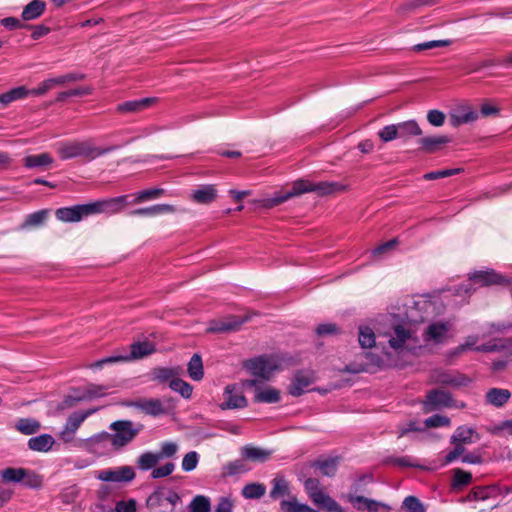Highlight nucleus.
I'll return each mask as SVG.
<instances>
[{"label": "nucleus", "mask_w": 512, "mask_h": 512, "mask_svg": "<svg viewBox=\"0 0 512 512\" xmlns=\"http://www.w3.org/2000/svg\"><path fill=\"white\" fill-rule=\"evenodd\" d=\"M159 460V456L153 453H144L138 458V466L143 470L152 468Z\"/></svg>", "instance_id": "nucleus-55"}, {"label": "nucleus", "mask_w": 512, "mask_h": 512, "mask_svg": "<svg viewBox=\"0 0 512 512\" xmlns=\"http://www.w3.org/2000/svg\"><path fill=\"white\" fill-rule=\"evenodd\" d=\"M155 351L154 345L149 341L135 342L131 345V352L129 354H122L116 356L106 357L89 365L92 370L102 369L106 364L116 362H126L136 359H141L152 354Z\"/></svg>", "instance_id": "nucleus-6"}, {"label": "nucleus", "mask_w": 512, "mask_h": 512, "mask_svg": "<svg viewBox=\"0 0 512 512\" xmlns=\"http://www.w3.org/2000/svg\"><path fill=\"white\" fill-rule=\"evenodd\" d=\"M97 478L98 480H133L135 471L131 466L108 468L100 471Z\"/></svg>", "instance_id": "nucleus-25"}, {"label": "nucleus", "mask_w": 512, "mask_h": 512, "mask_svg": "<svg viewBox=\"0 0 512 512\" xmlns=\"http://www.w3.org/2000/svg\"><path fill=\"white\" fill-rule=\"evenodd\" d=\"M408 512H426L422 502L415 496H407L402 504Z\"/></svg>", "instance_id": "nucleus-53"}, {"label": "nucleus", "mask_w": 512, "mask_h": 512, "mask_svg": "<svg viewBox=\"0 0 512 512\" xmlns=\"http://www.w3.org/2000/svg\"><path fill=\"white\" fill-rule=\"evenodd\" d=\"M78 446L99 456L114 450L111 446L110 433L108 432H101L88 439L80 440Z\"/></svg>", "instance_id": "nucleus-14"}, {"label": "nucleus", "mask_w": 512, "mask_h": 512, "mask_svg": "<svg viewBox=\"0 0 512 512\" xmlns=\"http://www.w3.org/2000/svg\"><path fill=\"white\" fill-rule=\"evenodd\" d=\"M234 503L228 497H221L213 512H233Z\"/></svg>", "instance_id": "nucleus-63"}, {"label": "nucleus", "mask_w": 512, "mask_h": 512, "mask_svg": "<svg viewBox=\"0 0 512 512\" xmlns=\"http://www.w3.org/2000/svg\"><path fill=\"white\" fill-rule=\"evenodd\" d=\"M174 467V464L171 462L166 463L163 466L157 467L153 470L152 477L155 479L166 477L173 472Z\"/></svg>", "instance_id": "nucleus-64"}, {"label": "nucleus", "mask_w": 512, "mask_h": 512, "mask_svg": "<svg viewBox=\"0 0 512 512\" xmlns=\"http://www.w3.org/2000/svg\"><path fill=\"white\" fill-rule=\"evenodd\" d=\"M154 98H143L139 100H131L124 102L118 106V110L120 112L129 113V112H139L147 107H149L152 103H154Z\"/></svg>", "instance_id": "nucleus-37"}, {"label": "nucleus", "mask_w": 512, "mask_h": 512, "mask_svg": "<svg viewBox=\"0 0 512 512\" xmlns=\"http://www.w3.org/2000/svg\"><path fill=\"white\" fill-rule=\"evenodd\" d=\"M240 453L243 459L252 462H264L271 457L270 450L252 445L242 447Z\"/></svg>", "instance_id": "nucleus-27"}, {"label": "nucleus", "mask_w": 512, "mask_h": 512, "mask_svg": "<svg viewBox=\"0 0 512 512\" xmlns=\"http://www.w3.org/2000/svg\"><path fill=\"white\" fill-rule=\"evenodd\" d=\"M450 419L442 415H433L425 420L427 427L450 426Z\"/></svg>", "instance_id": "nucleus-59"}, {"label": "nucleus", "mask_w": 512, "mask_h": 512, "mask_svg": "<svg viewBox=\"0 0 512 512\" xmlns=\"http://www.w3.org/2000/svg\"><path fill=\"white\" fill-rule=\"evenodd\" d=\"M109 429L112 431L110 440L114 450L127 446L140 432V428L128 420L115 421L110 424Z\"/></svg>", "instance_id": "nucleus-8"}, {"label": "nucleus", "mask_w": 512, "mask_h": 512, "mask_svg": "<svg viewBox=\"0 0 512 512\" xmlns=\"http://www.w3.org/2000/svg\"><path fill=\"white\" fill-rule=\"evenodd\" d=\"M378 136L383 142H390L396 138H399L396 124L385 126L378 132Z\"/></svg>", "instance_id": "nucleus-54"}, {"label": "nucleus", "mask_w": 512, "mask_h": 512, "mask_svg": "<svg viewBox=\"0 0 512 512\" xmlns=\"http://www.w3.org/2000/svg\"><path fill=\"white\" fill-rule=\"evenodd\" d=\"M495 490L494 486L476 487L469 494L470 500H485L490 497L491 493Z\"/></svg>", "instance_id": "nucleus-56"}, {"label": "nucleus", "mask_w": 512, "mask_h": 512, "mask_svg": "<svg viewBox=\"0 0 512 512\" xmlns=\"http://www.w3.org/2000/svg\"><path fill=\"white\" fill-rule=\"evenodd\" d=\"M358 342L363 349V366L360 370L372 371L374 368H384L404 364V358L396 356L393 349L383 351L376 344L375 329L372 323H365L359 326Z\"/></svg>", "instance_id": "nucleus-2"}, {"label": "nucleus", "mask_w": 512, "mask_h": 512, "mask_svg": "<svg viewBox=\"0 0 512 512\" xmlns=\"http://www.w3.org/2000/svg\"><path fill=\"white\" fill-rule=\"evenodd\" d=\"M94 207L90 204L76 205L72 207H64L56 210L55 215L62 222H79L82 218L91 214Z\"/></svg>", "instance_id": "nucleus-19"}, {"label": "nucleus", "mask_w": 512, "mask_h": 512, "mask_svg": "<svg viewBox=\"0 0 512 512\" xmlns=\"http://www.w3.org/2000/svg\"><path fill=\"white\" fill-rule=\"evenodd\" d=\"M30 95V90L24 86H20L10 91L0 94V103L4 106L10 104L13 101L26 98Z\"/></svg>", "instance_id": "nucleus-41"}, {"label": "nucleus", "mask_w": 512, "mask_h": 512, "mask_svg": "<svg viewBox=\"0 0 512 512\" xmlns=\"http://www.w3.org/2000/svg\"><path fill=\"white\" fill-rule=\"evenodd\" d=\"M399 138L406 139L413 136H419L422 134V130L418 123L414 120H409L396 124Z\"/></svg>", "instance_id": "nucleus-38"}, {"label": "nucleus", "mask_w": 512, "mask_h": 512, "mask_svg": "<svg viewBox=\"0 0 512 512\" xmlns=\"http://www.w3.org/2000/svg\"><path fill=\"white\" fill-rule=\"evenodd\" d=\"M479 439V434L474 428L467 425L459 426L451 436L454 448L447 454L446 462L450 463L457 459L463 454L464 445L476 443Z\"/></svg>", "instance_id": "nucleus-9"}, {"label": "nucleus", "mask_w": 512, "mask_h": 512, "mask_svg": "<svg viewBox=\"0 0 512 512\" xmlns=\"http://www.w3.org/2000/svg\"><path fill=\"white\" fill-rule=\"evenodd\" d=\"M478 118L479 113L467 102L455 105L449 113L450 123L454 127L473 123L478 120Z\"/></svg>", "instance_id": "nucleus-17"}, {"label": "nucleus", "mask_w": 512, "mask_h": 512, "mask_svg": "<svg viewBox=\"0 0 512 512\" xmlns=\"http://www.w3.org/2000/svg\"><path fill=\"white\" fill-rule=\"evenodd\" d=\"M431 379L436 384H443L453 387L466 386L470 382V379L463 374L445 370L433 371Z\"/></svg>", "instance_id": "nucleus-20"}, {"label": "nucleus", "mask_w": 512, "mask_h": 512, "mask_svg": "<svg viewBox=\"0 0 512 512\" xmlns=\"http://www.w3.org/2000/svg\"><path fill=\"white\" fill-rule=\"evenodd\" d=\"M110 149H101L91 141L62 142L57 145V151L63 160L75 157H83L87 160H93Z\"/></svg>", "instance_id": "nucleus-4"}, {"label": "nucleus", "mask_w": 512, "mask_h": 512, "mask_svg": "<svg viewBox=\"0 0 512 512\" xmlns=\"http://www.w3.org/2000/svg\"><path fill=\"white\" fill-rule=\"evenodd\" d=\"M107 512H136V501L134 499L116 501L115 508Z\"/></svg>", "instance_id": "nucleus-57"}, {"label": "nucleus", "mask_w": 512, "mask_h": 512, "mask_svg": "<svg viewBox=\"0 0 512 512\" xmlns=\"http://www.w3.org/2000/svg\"><path fill=\"white\" fill-rule=\"evenodd\" d=\"M283 359L278 355H263L245 363L248 372L263 380H268L282 369Z\"/></svg>", "instance_id": "nucleus-5"}, {"label": "nucleus", "mask_w": 512, "mask_h": 512, "mask_svg": "<svg viewBox=\"0 0 512 512\" xmlns=\"http://www.w3.org/2000/svg\"><path fill=\"white\" fill-rule=\"evenodd\" d=\"M104 395V387L90 384L83 388L82 390L76 391L74 394L69 395L67 401L72 402L70 404L72 405L73 403H77L84 400H90Z\"/></svg>", "instance_id": "nucleus-26"}, {"label": "nucleus", "mask_w": 512, "mask_h": 512, "mask_svg": "<svg viewBox=\"0 0 512 512\" xmlns=\"http://www.w3.org/2000/svg\"><path fill=\"white\" fill-rule=\"evenodd\" d=\"M128 196H119L116 198H112L107 201L90 203V206L94 207L91 214L98 213H109L115 214L120 212L127 205Z\"/></svg>", "instance_id": "nucleus-23"}, {"label": "nucleus", "mask_w": 512, "mask_h": 512, "mask_svg": "<svg viewBox=\"0 0 512 512\" xmlns=\"http://www.w3.org/2000/svg\"><path fill=\"white\" fill-rule=\"evenodd\" d=\"M242 387L254 389V400L256 402L276 403L280 400L279 390H277L271 386L259 384L257 380H254V379L244 380V381H242Z\"/></svg>", "instance_id": "nucleus-15"}, {"label": "nucleus", "mask_w": 512, "mask_h": 512, "mask_svg": "<svg viewBox=\"0 0 512 512\" xmlns=\"http://www.w3.org/2000/svg\"><path fill=\"white\" fill-rule=\"evenodd\" d=\"M450 142V138L445 135L441 136H428L419 140L421 149L427 153H435L441 150L446 144Z\"/></svg>", "instance_id": "nucleus-28"}, {"label": "nucleus", "mask_w": 512, "mask_h": 512, "mask_svg": "<svg viewBox=\"0 0 512 512\" xmlns=\"http://www.w3.org/2000/svg\"><path fill=\"white\" fill-rule=\"evenodd\" d=\"M336 458L319 459L313 464L314 470L319 476L332 477L337 469Z\"/></svg>", "instance_id": "nucleus-35"}, {"label": "nucleus", "mask_w": 512, "mask_h": 512, "mask_svg": "<svg viewBox=\"0 0 512 512\" xmlns=\"http://www.w3.org/2000/svg\"><path fill=\"white\" fill-rule=\"evenodd\" d=\"M346 186L337 182H319L312 184L307 180H298L293 183L292 189L285 192L276 193L273 197L265 198L259 202L260 206L272 208L292 197L299 196L306 192L315 191L320 195H327L338 191H344Z\"/></svg>", "instance_id": "nucleus-3"}, {"label": "nucleus", "mask_w": 512, "mask_h": 512, "mask_svg": "<svg viewBox=\"0 0 512 512\" xmlns=\"http://www.w3.org/2000/svg\"><path fill=\"white\" fill-rule=\"evenodd\" d=\"M170 388L176 392H178L184 398H190L192 395L193 388L192 386L181 380V379H172L169 384Z\"/></svg>", "instance_id": "nucleus-50"}, {"label": "nucleus", "mask_w": 512, "mask_h": 512, "mask_svg": "<svg viewBox=\"0 0 512 512\" xmlns=\"http://www.w3.org/2000/svg\"><path fill=\"white\" fill-rule=\"evenodd\" d=\"M188 374L194 381H199L203 378V365L201 357L194 354L188 363Z\"/></svg>", "instance_id": "nucleus-46"}, {"label": "nucleus", "mask_w": 512, "mask_h": 512, "mask_svg": "<svg viewBox=\"0 0 512 512\" xmlns=\"http://www.w3.org/2000/svg\"><path fill=\"white\" fill-rule=\"evenodd\" d=\"M485 339L484 333H477L468 335L464 338L463 342H461L457 347H455L451 351V355L458 356L468 351H476V352H496L503 345H499L497 341H488L486 343H480Z\"/></svg>", "instance_id": "nucleus-10"}, {"label": "nucleus", "mask_w": 512, "mask_h": 512, "mask_svg": "<svg viewBox=\"0 0 512 512\" xmlns=\"http://www.w3.org/2000/svg\"><path fill=\"white\" fill-rule=\"evenodd\" d=\"M243 389L237 384L227 385L223 391V402L220 404V408L222 410L245 408L248 402L243 395Z\"/></svg>", "instance_id": "nucleus-16"}, {"label": "nucleus", "mask_w": 512, "mask_h": 512, "mask_svg": "<svg viewBox=\"0 0 512 512\" xmlns=\"http://www.w3.org/2000/svg\"><path fill=\"white\" fill-rule=\"evenodd\" d=\"M286 495L289 498L280 501L279 512H319L307 504L300 503L296 496L290 495L287 482H275L273 489L270 491V497L278 499Z\"/></svg>", "instance_id": "nucleus-7"}, {"label": "nucleus", "mask_w": 512, "mask_h": 512, "mask_svg": "<svg viewBox=\"0 0 512 512\" xmlns=\"http://www.w3.org/2000/svg\"><path fill=\"white\" fill-rule=\"evenodd\" d=\"M500 108L490 102H484L480 106V114L483 117H491L498 115Z\"/></svg>", "instance_id": "nucleus-62"}, {"label": "nucleus", "mask_w": 512, "mask_h": 512, "mask_svg": "<svg viewBox=\"0 0 512 512\" xmlns=\"http://www.w3.org/2000/svg\"><path fill=\"white\" fill-rule=\"evenodd\" d=\"M266 487L259 483H249L244 486L242 494L247 499H258L265 494Z\"/></svg>", "instance_id": "nucleus-48"}, {"label": "nucleus", "mask_w": 512, "mask_h": 512, "mask_svg": "<svg viewBox=\"0 0 512 512\" xmlns=\"http://www.w3.org/2000/svg\"><path fill=\"white\" fill-rule=\"evenodd\" d=\"M95 411V409H88L70 414L63 429L59 433V439L64 443H71L75 439L76 432L82 423Z\"/></svg>", "instance_id": "nucleus-13"}, {"label": "nucleus", "mask_w": 512, "mask_h": 512, "mask_svg": "<svg viewBox=\"0 0 512 512\" xmlns=\"http://www.w3.org/2000/svg\"><path fill=\"white\" fill-rule=\"evenodd\" d=\"M399 323L386 333L388 344L396 356L411 358L434 352L446 345L456 334L455 319L447 314L442 300L420 296L406 303Z\"/></svg>", "instance_id": "nucleus-1"}, {"label": "nucleus", "mask_w": 512, "mask_h": 512, "mask_svg": "<svg viewBox=\"0 0 512 512\" xmlns=\"http://www.w3.org/2000/svg\"><path fill=\"white\" fill-rule=\"evenodd\" d=\"M175 212V208L169 204H157L151 207L136 209L131 212L132 215L155 217L162 214Z\"/></svg>", "instance_id": "nucleus-33"}, {"label": "nucleus", "mask_w": 512, "mask_h": 512, "mask_svg": "<svg viewBox=\"0 0 512 512\" xmlns=\"http://www.w3.org/2000/svg\"><path fill=\"white\" fill-rule=\"evenodd\" d=\"M506 282V279L493 270H478L469 274L466 283L462 284L457 290L458 295H466L472 292L473 285L485 286L491 284H500Z\"/></svg>", "instance_id": "nucleus-11"}, {"label": "nucleus", "mask_w": 512, "mask_h": 512, "mask_svg": "<svg viewBox=\"0 0 512 512\" xmlns=\"http://www.w3.org/2000/svg\"><path fill=\"white\" fill-rule=\"evenodd\" d=\"M179 500L180 497L176 492L165 487H159L147 498V506L151 508L163 506L165 504L174 506Z\"/></svg>", "instance_id": "nucleus-21"}, {"label": "nucleus", "mask_w": 512, "mask_h": 512, "mask_svg": "<svg viewBox=\"0 0 512 512\" xmlns=\"http://www.w3.org/2000/svg\"><path fill=\"white\" fill-rule=\"evenodd\" d=\"M304 483L309 499L319 509L326 512H345L343 507L318 486L319 482Z\"/></svg>", "instance_id": "nucleus-12"}, {"label": "nucleus", "mask_w": 512, "mask_h": 512, "mask_svg": "<svg viewBox=\"0 0 512 512\" xmlns=\"http://www.w3.org/2000/svg\"><path fill=\"white\" fill-rule=\"evenodd\" d=\"M248 469L249 468L245 464V459L243 458L234 460L224 467V471L227 476L239 475Z\"/></svg>", "instance_id": "nucleus-51"}, {"label": "nucleus", "mask_w": 512, "mask_h": 512, "mask_svg": "<svg viewBox=\"0 0 512 512\" xmlns=\"http://www.w3.org/2000/svg\"><path fill=\"white\" fill-rule=\"evenodd\" d=\"M499 345H503L497 352H503L505 355L504 359L495 360L492 362V369L494 371H501L506 368L508 363L512 362V344L503 341H497Z\"/></svg>", "instance_id": "nucleus-42"}, {"label": "nucleus", "mask_w": 512, "mask_h": 512, "mask_svg": "<svg viewBox=\"0 0 512 512\" xmlns=\"http://www.w3.org/2000/svg\"><path fill=\"white\" fill-rule=\"evenodd\" d=\"M132 405L152 416H158L165 412L162 402L158 399H144Z\"/></svg>", "instance_id": "nucleus-34"}, {"label": "nucleus", "mask_w": 512, "mask_h": 512, "mask_svg": "<svg viewBox=\"0 0 512 512\" xmlns=\"http://www.w3.org/2000/svg\"><path fill=\"white\" fill-rule=\"evenodd\" d=\"M15 427L24 435H32L40 430L41 424L36 419L21 418L16 422Z\"/></svg>", "instance_id": "nucleus-43"}, {"label": "nucleus", "mask_w": 512, "mask_h": 512, "mask_svg": "<svg viewBox=\"0 0 512 512\" xmlns=\"http://www.w3.org/2000/svg\"><path fill=\"white\" fill-rule=\"evenodd\" d=\"M427 120L431 125L440 127L445 122V114L439 110H430L427 114Z\"/></svg>", "instance_id": "nucleus-60"}, {"label": "nucleus", "mask_w": 512, "mask_h": 512, "mask_svg": "<svg viewBox=\"0 0 512 512\" xmlns=\"http://www.w3.org/2000/svg\"><path fill=\"white\" fill-rule=\"evenodd\" d=\"M452 399L450 395L442 390H433L427 395V399L424 402V410L431 412L442 407H451Z\"/></svg>", "instance_id": "nucleus-24"}, {"label": "nucleus", "mask_w": 512, "mask_h": 512, "mask_svg": "<svg viewBox=\"0 0 512 512\" xmlns=\"http://www.w3.org/2000/svg\"><path fill=\"white\" fill-rule=\"evenodd\" d=\"M49 214L48 210H40L29 214L23 224L24 227H35L43 224Z\"/></svg>", "instance_id": "nucleus-52"}, {"label": "nucleus", "mask_w": 512, "mask_h": 512, "mask_svg": "<svg viewBox=\"0 0 512 512\" xmlns=\"http://www.w3.org/2000/svg\"><path fill=\"white\" fill-rule=\"evenodd\" d=\"M510 397V391L504 388H491L486 393L487 403L495 407H502Z\"/></svg>", "instance_id": "nucleus-32"}, {"label": "nucleus", "mask_w": 512, "mask_h": 512, "mask_svg": "<svg viewBox=\"0 0 512 512\" xmlns=\"http://www.w3.org/2000/svg\"><path fill=\"white\" fill-rule=\"evenodd\" d=\"M55 444V439L50 434H41L28 440V447L37 452H48Z\"/></svg>", "instance_id": "nucleus-31"}, {"label": "nucleus", "mask_w": 512, "mask_h": 512, "mask_svg": "<svg viewBox=\"0 0 512 512\" xmlns=\"http://www.w3.org/2000/svg\"><path fill=\"white\" fill-rule=\"evenodd\" d=\"M339 332L338 327L333 323L319 324L316 328V333L319 336L334 335Z\"/></svg>", "instance_id": "nucleus-61"}, {"label": "nucleus", "mask_w": 512, "mask_h": 512, "mask_svg": "<svg viewBox=\"0 0 512 512\" xmlns=\"http://www.w3.org/2000/svg\"><path fill=\"white\" fill-rule=\"evenodd\" d=\"M23 161L27 168H40L52 164L53 158L48 153H41L37 155H28Z\"/></svg>", "instance_id": "nucleus-40"}, {"label": "nucleus", "mask_w": 512, "mask_h": 512, "mask_svg": "<svg viewBox=\"0 0 512 512\" xmlns=\"http://www.w3.org/2000/svg\"><path fill=\"white\" fill-rule=\"evenodd\" d=\"M189 512H211L210 498L204 495H196L188 505Z\"/></svg>", "instance_id": "nucleus-45"}, {"label": "nucleus", "mask_w": 512, "mask_h": 512, "mask_svg": "<svg viewBox=\"0 0 512 512\" xmlns=\"http://www.w3.org/2000/svg\"><path fill=\"white\" fill-rule=\"evenodd\" d=\"M118 482H105L98 490V498L103 502L115 501L121 486Z\"/></svg>", "instance_id": "nucleus-39"}, {"label": "nucleus", "mask_w": 512, "mask_h": 512, "mask_svg": "<svg viewBox=\"0 0 512 512\" xmlns=\"http://www.w3.org/2000/svg\"><path fill=\"white\" fill-rule=\"evenodd\" d=\"M217 190L213 185H205L191 193V199L199 204H209L216 199Z\"/></svg>", "instance_id": "nucleus-30"}, {"label": "nucleus", "mask_w": 512, "mask_h": 512, "mask_svg": "<svg viewBox=\"0 0 512 512\" xmlns=\"http://www.w3.org/2000/svg\"><path fill=\"white\" fill-rule=\"evenodd\" d=\"M350 502L359 511L380 512L383 503L364 496H351Z\"/></svg>", "instance_id": "nucleus-29"}, {"label": "nucleus", "mask_w": 512, "mask_h": 512, "mask_svg": "<svg viewBox=\"0 0 512 512\" xmlns=\"http://www.w3.org/2000/svg\"><path fill=\"white\" fill-rule=\"evenodd\" d=\"M46 4L42 0H33L27 4L22 12V18L26 21L39 18L45 11Z\"/></svg>", "instance_id": "nucleus-36"}, {"label": "nucleus", "mask_w": 512, "mask_h": 512, "mask_svg": "<svg viewBox=\"0 0 512 512\" xmlns=\"http://www.w3.org/2000/svg\"><path fill=\"white\" fill-rule=\"evenodd\" d=\"M81 77L82 76H78L76 74H67V75H62V76L46 79L42 83H40L37 88L30 90V95H34V96L44 95L49 90H51L57 86L64 85L65 83H68V82L77 81Z\"/></svg>", "instance_id": "nucleus-22"}, {"label": "nucleus", "mask_w": 512, "mask_h": 512, "mask_svg": "<svg viewBox=\"0 0 512 512\" xmlns=\"http://www.w3.org/2000/svg\"><path fill=\"white\" fill-rule=\"evenodd\" d=\"M315 380L316 377L313 371H299L294 375L289 385V393L292 396H300L303 393L310 391L311 386L315 382Z\"/></svg>", "instance_id": "nucleus-18"}, {"label": "nucleus", "mask_w": 512, "mask_h": 512, "mask_svg": "<svg viewBox=\"0 0 512 512\" xmlns=\"http://www.w3.org/2000/svg\"><path fill=\"white\" fill-rule=\"evenodd\" d=\"M32 480V475L29 471L22 468H7L0 471V480Z\"/></svg>", "instance_id": "nucleus-44"}, {"label": "nucleus", "mask_w": 512, "mask_h": 512, "mask_svg": "<svg viewBox=\"0 0 512 512\" xmlns=\"http://www.w3.org/2000/svg\"><path fill=\"white\" fill-rule=\"evenodd\" d=\"M163 193L164 190L161 188L143 190L134 195V199L131 203L138 204L145 201L154 200L159 198Z\"/></svg>", "instance_id": "nucleus-47"}, {"label": "nucleus", "mask_w": 512, "mask_h": 512, "mask_svg": "<svg viewBox=\"0 0 512 512\" xmlns=\"http://www.w3.org/2000/svg\"><path fill=\"white\" fill-rule=\"evenodd\" d=\"M243 321L244 320L240 319L239 317H232L227 320L215 323L213 326L210 327V330L215 332L235 330Z\"/></svg>", "instance_id": "nucleus-49"}, {"label": "nucleus", "mask_w": 512, "mask_h": 512, "mask_svg": "<svg viewBox=\"0 0 512 512\" xmlns=\"http://www.w3.org/2000/svg\"><path fill=\"white\" fill-rule=\"evenodd\" d=\"M199 456L195 451L187 453L182 460V468L185 471H192L198 464Z\"/></svg>", "instance_id": "nucleus-58"}]
</instances>
